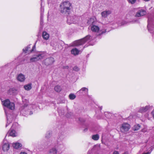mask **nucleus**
Returning <instances> with one entry per match:
<instances>
[{"instance_id": "nucleus-1", "label": "nucleus", "mask_w": 154, "mask_h": 154, "mask_svg": "<svg viewBox=\"0 0 154 154\" xmlns=\"http://www.w3.org/2000/svg\"><path fill=\"white\" fill-rule=\"evenodd\" d=\"M89 28L92 32L96 33V37H91L90 35H88L82 39L73 42L70 44V46H75L82 45L86 42H89L93 40L97 37L104 35L109 31H107L106 29H105L100 30L99 26L95 25L93 23L90 25Z\"/></svg>"}, {"instance_id": "nucleus-2", "label": "nucleus", "mask_w": 154, "mask_h": 154, "mask_svg": "<svg viewBox=\"0 0 154 154\" xmlns=\"http://www.w3.org/2000/svg\"><path fill=\"white\" fill-rule=\"evenodd\" d=\"M71 4L69 2H63L60 5L61 12L65 14H69L71 9Z\"/></svg>"}, {"instance_id": "nucleus-3", "label": "nucleus", "mask_w": 154, "mask_h": 154, "mask_svg": "<svg viewBox=\"0 0 154 154\" xmlns=\"http://www.w3.org/2000/svg\"><path fill=\"white\" fill-rule=\"evenodd\" d=\"M46 55L45 52H40L33 55L30 59L31 62H35L38 61L43 59Z\"/></svg>"}, {"instance_id": "nucleus-4", "label": "nucleus", "mask_w": 154, "mask_h": 154, "mask_svg": "<svg viewBox=\"0 0 154 154\" xmlns=\"http://www.w3.org/2000/svg\"><path fill=\"white\" fill-rule=\"evenodd\" d=\"M64 148V146L63 144H60L58 146L57 149L55 148L51 149L48 152V154H60L61 152V150Z\"/></svg>"}, {"instance_id": "nucleus-5", "label": "nucleus", "mask_w": 154, "mask_h": 154, "mask_svg": "<svg viewBox=\"0 0 154 154\" xmlns=\"http://www.w3.org/2000/svg\"><path fill=\"white\" fill-rule=\"evenodd\" d=\"M79 17L75 15H69L67 17V23L70 24L71 23H76L79 20Z\"/></svg>"}, {"instance_id": "nucleus-6", "label": "nucleus", "mask_w": 154, "mask_h": 154, "mask_svg": "<svg viewBox=\"0 0 154 154\" xmlns=\"http://www.w3.org/2000/svg\"><path fill=\"white\" fill-rule=\"evenodd\" d=\"M2 105L11 110H14L15 108V105L14 103L11 102L8 99H6L2 101L1 99Z\"/></svg>"}, {"instance_id": "nucleus-7", "label": "nucleus", "mask_w": 154, "mask_h": 154, "mask_svg": "<svg viewBox=\"0 0 154 154\" xmlns=\"http://www.w3.org/2000/svg\"><path fill=\"white\" fill-rule=\"evenodd\" d=\"M147 28L149 32L152 34V36H154V25L152 20L150 18L148 17V20Z\"/></svg>"}, {"instance_id": "nucleus-8", "label": "nucleus", "mask_w": 154, "mask_h": 154, "mask_svg": "<svg viewBox=\"0 0 154 154\" xmlns=\"http://www.w3.org/2000/svg\"><path fill=\"white\" fill-rule=\"evenodd\" d=\"M36 42L35 43L34 45L33 46L32 49L30 50L31 45H29L27 46L24 48L23 49V52L26 53H30L33 51L35 48V44Z\"/></svg>"}, {"instance_id": "nucleus-9", "label": "nucleus", "mask_w": 154, "mask_h": 154, "mask_svg": "<svg viewBox=\"0 0 154 154\" xmlns=\"http://www.w3.org/2000/svg\"><path fill=\"white\" fill-rule=\"evenodd\" d=\"M130 128V126L129 124L127 123H124L122 125V127L121 128V130L122 132L125 133L128 131Z\"/></svg>"}, {"instance_id": "nucleus-10", "label": "nucleus", "mask_w": 154, "mask_h": 154, "mask_svg": "<svg viewBox=\"0 0 154 154\" xmlns=\"http://www.w3.org/2000/svg\"><path fill=\"white\" fill-rule=\"evenodd\" d=\"M54 61V59L52 57L47 58L44 61V63L46 65H49L53 63Z\"/></svg>"}, {"instance_id": "nucleus-11", "label": "nucleus", "mask_w": 154, "mask_h": 154, "mask_svg": "<svg viewBox=\"0 0 154 154\" xmlns=\"http://www.w3.org/2000/svg\"><path fill=\"white\" fill-rule=\"evenodd\" d=\"M16 79L17 80L21 82H24L26 79L25 75L21 73L17 75Z\"/></svg>"}, {"instance_id": "nucleus-12", "label": "nucleus", "mask_w": 154, "mask_h": 154, "mask_svg": "<svg viewBox=\"0 0 154 154\" xmlns=\"http://www.w3.org/2000/svg\"><path fill=\"white\" fill-rule=\"evenodd\" d=\"M146 13L145 11L143 9H141L139 10L137 12L135 15L136 17H140L145 15Z\"/></svg>"}, {"instance_id": "nucleus-13", "label": "nucleus", "mask_w": 154, "mask_h": 154, "mask_svg": "<svg viewBox=\"0 0 154 154\" xmlns=\"http://www.w3.org/2000/svg\"><path fill=\"white\" fill-rule=\"evenodd\" d=\"M111 13L110 10H106L101 12V15L103 18H106Z\"/></svg>"}, {"instance_id": "nucleus-14", "label": "nucleus", "mask_w": 154, "mask_h": 154, "mask_svg": "<svg viewBox=\"0 0 154 154\" xmlns=\"http://www.w3.org/2000/svg\"><path fill=\"white\" fill-rule=\"evenodd\" d=\"M9 143L6 142L3 143L2 145V149L4 151H7L9 150Z\"/></svg>"}, {"instance_id": "nucleus-15", "label": "nucleus", "mask_w": 154, "mask_h": 154, "mask_svg": "<svg viewBox=\"0 0 154 154\" xmlns=\"http://www.w3.org/2000/svg\"><path fill=\"white\" fill-rule=\"evenodd\" d=\"M149 106H146L145 107H141L139 110V112L141 113H143L146 112L149 109Z\"/></svg>"}, {"instance_id": "nucleus-16", "label": "nucleus", "mask_w": 154, "mask_h": 154, "mask_svg": "<svg viewBox=\"0 0 154 154\" xmlns=\"http://www.w3.org/2000/svg\"><path fill=\"white\" fill-rule=\"evenodd\" d=\"M27 106L25 104L24 105L23 108H22V107H21L20 109V112L21 113H22L23 114H26V113L27 114H28V112H29L28 111H26L25 112H24L25 111V110L27 109Z\"/></svg>"}, {"instance_id": "nucleus-17", "label": "nucleus", "mask_w": 154, "mask_h": 154, "mask_svg": "<svg viewBox=\"0 0 154 154\" xmlns=\"http://www.w3.org/2000/svg\"><path fill=\"white\" fill-rule=\"evenodd\" d=\"M80 51L76 48H73L71 50V53L74 55H78Z\"/></svg>"}, {"instance_id": "nucleus-18", "label": "nucleus", "mask_w": 154, "mask_h": 154, "mask_svg": "<svg viewBox=\"0 0 154 154\" xmlns=\"http://www.w3.org/2000/svg\"><path fill=\"white\" fill-rule=\"evenodd\" d=\"M8 134H9V135L13 137H16L17 136V134L15 130L11 128V131H8Z\"/></svg>"}, {"instance_id": "nucleus-19", "label": "nucleus", "mask_w": 154, "mask_h": 154, "mask_svg": "<svg viewBox=\"0 0 154 154\" xmlns=\"http://www.w3.org/2000/svg\"><path fill=\"white\" fill-rule=\"evenodd\" d=\"M42 36L44 39L47 40L49 38V35L47 32L44 31L42 33Z\"/></svg>"}, {"instance_id": "nucleus-20", "label": "nucleus", "mask_w": 154, "mask_h": 154, "mask_svg": "<svg viewBox=\"0 0 154 154\" xmlns=\"http://www.w3.org/2000/svg\"><path fill=\"white\" fill-rule=\"evenodd\" d=\"M88 90L85 87H83L79 91L80 93L83 94H87L88 93Z\"/></svg>"}, {"instance_id": "nucleus-21", "label": "nucleus", "mask_w": 154, "mask_h": 154, "mask_svg": "<svg viewBox=\"0 0 154 154\" xmlns=\"http://www.w3.org/2000/svg\"><path fill=\"white\" fill-rule=\"evenodd\" d=\"M13 147L15 149H18L21 147L22 146V144L19 143H14L13 145Z\"/></svg>"}, {"instance_id": "nucleus-22", "label": "nucleus", "mask_w": 154, "mask_h": 154, "mask_svg": "<svg viewBox=\"0 0 154 154\" xmlns=\"http://www.w3.org/2000/svg\"><path fill=\"white\" fill-rule=\"evenodd\" d=\"M9 92L10 94L14 95L17 93V91L14 88H13L9 90Z\"/></svg>"}, {"instance_id": "nucleus-23", "label": "nucleus", "mask_w": 154, "mask_h": 154, "mask_svg": "<svg viewBox=\"0 0 154 154\" xmlns=\"http://www.w3.org/2000/svg\"><path fill=\"white\" fill-rule=\"evenodd\" d=\"M5 114H6V115L7 116V124H6V127H7V126L11 122V121H12V120H9V119L8 118V115H7V113L5 111Z\"/></svg>"}, {"instance_id": "nucleus-24", "label": "nucleus", "mask_w": 154, "mask_h": 154, "mask_svg": "<svg viewBox=\"0 0 154 154\" xmlns=\"http://www.w3.org/2000/svg\"><path fill=\"white\" fill-rule=\"evenodd\" d=\"M140 126L139 125H134L133 127V130L134 131H136L140 129Z\"/></svg>"}, {"instance_id": "nucleus-25", "label": "nucleus", "mask_w": 154, "mask_h": 154, "mask_svg": "<svg viewBox=\"0 0 154 154\" xmlns=\"http://www.w3.org/2000/svg\"><path fill=\"white\" fill-rule=\"evenodd\" d=\"M99 136L97 134L93 135L92 136V139L95 140H97L99 139Z\"/></svg>"}, {"instance_id": "nucleus-26", "label": "nucleus", "mask_w": 154, "mask_h": 154, "mask_svg": "<svg viewBox=\"0 0 154 154\" xmlns=\"http://www.w3.org/2000/svg\"><path fill=\"white\" fill-rule=\"evenodd\" d=\"M18 123L17 122H14L11 128L12 129L16 128L18 127Z\"/></svg>"}, {"instance_id": "nucleus-27", "label": "nucleus", "mask_w": 154, "mask_h": 154, "mask_svg": "<svg viewBox=\"0 0 154 154\" xmlns=\"http://www.w3.org/2000/svg\"><path fill=\"white\" fill-rule=\"evenodd\" d=\"M69 97L70 99L73 100L76 97L75 95L73 94H70L69 95Z\"/></svg>"}, {"instance_id": "nucleus-28", "label": "nucleus", "mask_w": 154, "mask_h": 154, "mask_svg": "<svg viewBox=\"0 0 154 154\" xmlns=\"http://www.w3.org/2000/svg\"><path fill=\"white\" fill-rule=\"evenodd\" d=\"M40 16V22L41 24H42L43 23V14L42 13L41 14Z\"/></svg>"}, {"instance_id": "nucleus-29", "label": "nucleus", "mask_w": 154, "mask_h": 154, "mask_svg": "<svg viewBox=\"0 0 154 154\" xmlns=\"http://www.w3.org/2000/svg\"><path fill=\"white\" fill-rule=\"evenodd\" d=\"M127 1L129 3L133 5L135 3L136 0H127Z\"/></svg>"}, {"instance_id": "nucleus-30", "label": "nucleus", "mask_w": 154, "mask_h": 154, "mask_svg": "<svg viewBox=\"0 0 154 154\" xmlns=\"http://www.w3.org/2000/svg\"><path fill=\"white\" fill-rule=\"evenodd\" d=\"M54 90L56 91L59 92L61 90V87H54Z\"/></svg>"}, {"instance_id": "nucleus-31", "label": "nucleus", "mask_w": 154, "mask_h": 154, "mask_svg": "<svg viewBox=\"0 0 154 154\" xmlns=\"http://www.w3.org/2000/svg\"><path fill=\"white\" fill-rule=\"evenodd\" d=\"M73 70L75 71H79L80 69L77 66H74L73 68Z\"/></svg>"}, {"instance_id": "nucleus-32", "label": "nucleus", "mask_w": 154, "mask_h": 154, "mask_svg": "<svg viewBox=\"0 0 154 154\" xmlns=\"http://www.w3.org/2000/svg\"><path fill=\"white\" fill-rule=\"evenodd\" d=\"M41 14L42 13L43 14V12L44 11V8L42 7V2L41 4Z\"/></svg>"}, {"instance_id": "nucleus-33", "label": "nucleus", "mask_w": 154, "mask_h": 154, "mask_svg": "<svg viewBox=\"0 0 154 154\" xmlns=\"http://www.w3.org/2000/svg\"><path fill=\"white\" fill-rule=\"evenodd\" d=\"M5 91V89L3 87H0V93Z\"/></svg>"}, {"instance_id": "nucleus-34", "label": "nucleus", "mask_w": 154, "mask_h": 154, "mask_svg": "<svg viewBox=\"0 0 154 154\" xmlns=\"http://www.w3.org/2000/svg\"><path fill=\"white\" fill-rule=\"evenodd\" d=\"M25 90L29 91L31 89L32 87H23Z\"/></svg>"}, {"instance_id": "nucleus-35", "label": "nucleus", "mask_w": 154, "mask_h": 154, "mask_svg": "<svg viewBox=\"0 0 154 154\" xmlns=\"http://www.w3.org/2000/svg\"><path fill=\"white\" fill-rule=\"evenodd\" d=\"M32 86V83H30L28 84L25 85L23 87H31Z\"/></svg>"}, {"instance_id": "nucleus-36", "label": "nucleus", "mask_w": 154, "mask_h": 154, "mask_svg": "<svg viewBox=\"0 0 154 154\" xmlns=\"http://www.w3.org/2000/svg\"><path fill=\"white\" fill-rule=\"evenodd\" d=\"M137 20L136 19H134L131 22L132 23H136L137 22Z\"/></svg>"}, {"instance_id": "nucleus-37", "label": "nucleus", "mask_w": 154, "mask_h": 154, "mask_svg": "<svg viewBox=\"0 0 154 154\" xmlns=\"http://www.w3.org/2000/svg\"><path fill=\"white\" fill-rule=\"evenodd\" d=\"M151 114L152 116V117H153V118L154 119V109H153V110Z\"/></svg>"}, {"instance_id": "nucleus-38", "label": "nucleus", "mask_w": 154, "mask_h": 154, "mask_svg": "<svg viewBox=\"0 0 154 154\" xmlns=\"http://www.w3.org/2000/svg\"><path fill=\"white\" fill-rule=\"evenodd\" d=\"M63 68L64 69H69V67L68 66H64L63 67Z\"/></svg>"}, {"instance_id": "nucleus-39", "label": "nucleus", "mask_w": 154, "mask_h": 154, "mask_svg": "<svg viewBox=\"0 0 154 154\" xmlns=\"http://www.w3.org/2000/svg\"><path fill=\"white\" fill-rule=\"evenodd\" d=\"M113 154H119V153L117 151H114L113 153Z\"/></svg>"}, {"instance_id": "nucleus-40", "label": "nucleus", "mask_w": 154, "mask_h": 154, "mask_svg": "<svg viewBox=\"0 0 154 154\" xmlns=\"http://www.w3.org/2000/svg\"><path fill=\"white\" fill-rule=\"evenodd\" d=\"M20 154H27L25 152H21L20 153Z\"/></svg>"}, {"instance_id": "nucleus-41", "label": "nucleus", "mask_w": 154, "mask_h": 154, "mask_svg": "<svg viewBox=\"0 0 154 154\" xmlns=\"http://www.w3.org/2000/svg\"><path fill=\"white\" fill-rule=\"evenodd\" d=\"M13 63H8L7 64V66H10V65H12V64Z\"/></svg>"}, {"instance_id": "nucleus-42", "label": "nucleus", "mask_w": 154, "mask_h": 154, "mask_svg": "<svg viewBox=\"0 0 154 154\" xmlns=\"http://www.w3.org/2000/svg\"><path fill=\"white\" fill-rule=\"evenodd\" d=\"M150 152H147L146 153H143L142 154H150Z\"/></svg>"}, {"instance_id": "nucleus-43", "label": "nucleus", "mask_w": 154, "mask_h": 154, "mask_svg": "<svg viewBox=\"0 0 154 154\" xmlns=\"http://www.w3.org/2000/svg\"><path fill=\"white\" fill-rule=\"evenodd\" d=\"M32 113H32V112H31V111H30V112H29V115H31L32 114Z\"/></svg>"}, {"instance_id": "nucleus-44", "label": "nucleus", "mask_w": 154, "mask_h": 154, "mask_svg": "<svg viewBox=\"0 0 154 154\" xmlns=\"http://www.w3.org/2000/svg\"><path fill=\"white\" fill-rule=\"evenodd\" d=\"M87 128H86L84 130V131H87Z\"/></svg>"}, {"instance_id": "nucleus-45", "label": "nucleus", "mask_w": 154, "mask_h": 154, "mask_svg": "<svg viewBox=\"0 0 154 154\" xmlns=\"http://www.w3.org/2000/svg\"><path fill=\"white\" fill-rule=\"evenodd\" d=\"M51 134V133H48V135H49V136H50Z\"/></svg>"}, {"instance_id": "nucleus-46", "label": "nucleus", "mask_w": 154, "mask_h": 154, "mask_svg": "<svg viewBox=\"0 0 154 154\" xmlns=\"http://www.w3.org/2000/svg\"><path fill=\"white\" fill-rule=\"evenodd\" d=\"M46 137L47 138H48V137L47 136V135H46Z\"/></svg>"}, {"instance_id": "nucleus-47", "label": "nucleus", "mask_w": 154, "mask_h": 154, "mask_svg": "<svg viewBox=\"0 0 154 154\" xmlns=\"http://www.w3.org/2000/svg\"><path fill=\"white\" fill-rule=\"evenodd\" d=\"M51 45H52L53 46H54V45H53V44L52 43H51Z\"/></svg>"}, {"instance_id": "nucleus-48", "label": "nucleus", "mask_w": 154, "mask_h": 154, "mask_svg": "<svg viewBox=\"0 0 154 154\" xmlns=\"http://www.w3.org/2000/svg\"><path fill=\"white\" fill-rule=\"evenodd\" d=\"M57 45H55V47H57Z\"/></svg>"}, {"instance_id": "nucleus-49", "label": "nucleus", "mask_w": 154, "mask_h": 154, "mask_svg": "<svg viewBox=\"0 0 154 154\" xmlns=\"http://www.w3.org/2000/svg\"><path fill=\"white\" fill-rule=\"evenodd\" d=\"M91 45H93V44H91Z\"/></svg>"}, {"instance_id": "nucleus-50", "label": "nucleus", "mask_w": 154, "mask_h": 154, "mask_svg": "<svg viewBox=\"0 0 154 154\" xmlns=\"http://www.w3.org/2000/svg\"><path fill=\"white\" fill-rule=\"evenodd\" d=\"M102 109V107H101L100 108V109Z\"/></svg>"}, {"instance_id": "nucleus-51", "label": "nucleus", "mask_w": 154, "mask_h": 154, "mask_svg": "<svg viewBox=\"0 0 154 154\" xmlns=\"http://www.w3.org/2000/svg\"><path fill=\"white\" fill-rule=\"evenodd\" d=\"M124 154H126V153H124Z\"/></svg>"}]
</instances>
